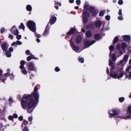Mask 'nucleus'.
Returning a JSON list of instances; mask_svg holds the SVG:
<instances>
[{"instance_id":"obj_1","label":"nucleus","mask_w":131,"mask_h":131,"mask_svg":"<svg viewBox=\"0 0 131 131\" xmlns=\"http://www.w3.org/2000/svg\"><path fill=\"white\" fill-rule=\"evenodd\" d=\"M35 101L32 98V95L30 94L27 95H24L21 102L22 108L24 110L28 109V113H31L32 110L29 111V109L35 106L36 104Z\"/></svg>"},{"instance_id":"obj_2","label":"nucleus","mask_w":131,"mask_h":131,"mask_svg":"<svg viewBox=\"0 0 131 131\" xmlns=\"http://www.w3.org/2000/svg\"><path fill=\"white\" fill-rule=\"evenodd\" d=\"M114 66H113L112 67L110 72V75L111 77L114 78L116 79L117 78L118 79H119L120 78L123 77L124 73V72L123 71V68H121L119 72L120 73L119 75V76H118L116 73L112 72V70L114 69Z\"/></svg>"},{"instance_id":"obj_3","label":"nucleus","mask_w":131,"mask_h":131,"mask_svg":"<svg viewBox=\"0 0 131 131\" xmlns=\"http://www.w3.org/2000/svg\"><path fill=\"white\" fill-rule=\"evenodd\" d=\"M27 26L28 28L32 31L33 32L35 31L36 29L35 24L34 21L31 20L28 21Z\"/></svg>"},{"instance_id":"obj_4","label":"nucleus","mask_w":131,"mask_h":131,"mask_svg":"<svg viewBox=\"0 0 131 131\" xmlns=\"http://www.w3.org/2000/svg\"><path fill=\"white\" fill-rule=\"evenodd\" d=\"M95 42V41L94 40L91 41H90L88 40H86L83 42V44L84 46L85 47V48H87L93 44Z\"/></svg>"},{"instance_id":"obj_5","label":"nucleus","mask_w":131,"mask_h":131,"mask_svg":"<svg viewBox=\"0 0 131 131\" xmlns=\"http://www.w3.org/2000/svg\"><path fill=\"white\" fill-rule=\"evenodd\" d=\"M28 66V69L29 70L34 71L36 69L34 66V63L31 62H29Z\"/></svg>"},{"instance_id":"obj_6","label":"nucleus","mask_w":131,"mask_h":131,"mask_svg":"<svg viewBox=\"0 0 131 131\" xmlns=\"http://www.w3.org/2000/svg\"><path fill=\"white\" fill-rule=\"evenodd\" d=\"M38 88L36 87H35L34 89V92L33 93V95L36 101H37L39 98V95L38 93L36 92L37 91Z\"/></svg>"},{"instance_id":"obj_7","label":"nucleus","mask_w":131,"mask_h":131,"mask_svg":"<svg viewBox=\"0 0 131 131\" xmlns=\"http://www.w3.org/2000/svg\"><path fill=\"white\" fill-rule=\"evenodd\" d=\"M131 69V66L128 67L126 69L125 74L126 75V78H128L129 79H131V71L130 72L129 74L128 75V74L130 69Z\"/></svg>"},{"instance_id":"obj_8","label":"nucleus","mask_w":131,"mask_h":131,"mask_svg":"<svg viewBox=\"0 0 131 131\" xmlns=\"http://www.w3.org/2000/svg\"><path fill=\"white\" fill-rule=\"evenodd\" d=\"M119 112V111L116 109L113 110L109 112V114L112 116H114L118 114Z\"/></svg>"},{"instance_id":"obj_9","label":"nucleus","mask_w":131,"mask_h":131,"mask_svg":"<svg viewBox=\"0 0 131 131\" xmlns=\"http://www.w3.org/2000/svg\"><path fill=\"white\" fill-rule=\"evenodd\" d=\"M70 44L71 47L74 50L76 51L79 50V48L77 46L75 45L73 42L71 41Z\"/></svg>"},{"instance_id":"obj_10","label":"nucleus","mask_w":131,"mask_h":131,"mask_svg":"<svg viewBox=\"0 0 131 131\" xmlns=\"http://www.w3.org/2000/svg\"><path fill=\"white\" fill-rule=\"evenodd\" d=\"M2 48L3 51H6L7 48V43L4 42L2 45Z\"/></svg>"},{"instance_id":"obj_11","label":"nucleus","mask_w":131,"mask_h":131,"mask_svg":"<svg viewBox=\"0 0 131 131\" xmlns=\"http://www.w3.org/2000/svg\"><path fill=\"white\" fill-rule=\"evenodd\" d=\"M83 16H86V17H89L90 16L89 14L86 10H84L82 13Z\"/></svg>"},{"instance_id":"obj_12","label":"nucleus","mask_w":131,"mask_h":131,"mask_svg":"<svg viewBox=\"0 0 131 131\" xmlns=\"http://www.w3.org/2000/svg\"><path fill=\"white\" fill-rule=\"evenodd\" d=\"M102 24V21L100 20H98L95 23V27L96 28L99 27H100Z\"/></svg>"},{"instance_id":"obj_13","label":"nucleus","mask_w":131,"mask_h":131,"mask_svg":"<svg viewBox=\"0 0 131 131\" xmlns=\"http://www.w3.org/2000/svg\"><path fill=\"white\" fill-rule=\"evenodd\" d=\"M56 20V17H53L50 20V24L51 25H52L54 24Z\"/></svg>"},{"instance_id":"obj_14","label":"nucleus","mask_w":131,"mask_h":131,"mask_svg":"<svg viewBox=\"0 0 131 131\" xmlns=\"http://www.w3.org/2000/svg\"><path fill=\"white\" fill-rule=\"evenodd\" d=\"M25 63V61L23 60H21L20 62L21 65L20 66L19 68L20 69H23L24 68V65Z\"/></svg>"},{"instance_id":"obj_15","label":"nucleus","mask_w":131,"mask_h":131,"mask_svg":"<svg viewBox=\"0 0 131 131\" xmlns=\"http://www.w3.org/2000/svg\"><path fill=\"white\" fill-rule=\"evenodd\" d=\"M81 40V38L80 35H78L75 41L77 43H79Z\"/></svg>"},{"instance_id":"obj_16","label":"nucleus","mask_w":131,"mask_h":131,"mask_svg":"<svg viewBox=\"0 0 131 131\" xmlns=\"http://www.w3.org/2000/svg\"><path fill=\"white\" fill-rule=\"evenodd\" d=\"M90 7L89 4L87 3H85L84 6V10H88V9Z\"/></svg>"},{"instance_id":"obj_17","label":"nucleus","mask_w":131,"mask_h":131,"mask_svg":"<svg viewBox=\"0 0 131 131\" xmlns=\"http://www.w3.org/2000/svg\"><path fill=\"white\" fill-rule=\"evenodd\" d=\"M75 30L73 28H72L70 30L69 32H67V34L68 35H70L71 34H73L75 31Z\"/></svg>"},{"instance_id":"obj_18","label":"nucleus","mask_w":131,"mask_h":131,"mask_svg":"<svg viewBox=\"0 0 131 131\" xmlns=\"http://www.w3.org/2000/svg\"><path fill=\"white\" fill-rule=\"evenodd\" d=\"M30 55H31V56L28 57L27 58V60L28 61H29L32 59H34L35 57L34 56L32 55L31 53L30 54Z\"/></svg>"},{"instance_id":"obj_19","label":"nucleus","mask_w":131,"mask_h":131,"mask_svg":"<svg viewBox=\"0 0 131 131\" xmlns=\"http://www.w3.org/2000/svg\"><path fill=\"white\" fill-rule=\"evenodd\" d=\"M86 35L87 37H89L91 36L92 34L90 31H88L86 32Z\"/></svg>"},{"instance_id":"obj_20","label":"nucleus","mask_w":131,"mask_h":131,"mask_svg":"<svg viewBox=\"0 0 131 131\" xmlns=\"http://www.w3.org/2000/svg\"><path fill=\"white\" fill-rule=\"evenodd\" d=\"M124 39L125 41L129 40L130 39V37L128 35L123 36Z\"/></svg>"},{"instance_id":"obj_21","label":"nucleus","mask_w":131,"mask_h":131,"mask_svg":"<svg viewBox=\"0 0 131 131\" xmlns=\"http://www.w3.org/2000/svg\"><path fill=\"white\" fill-rule=\"evenodd\" d=\"M5 54V55L8 57H10L11 55V53L8 51H6Z\"/></svg>"},{"instance_id":"obj_22","label":"nucleus","mask_w":131,"mask_h":131,"mask_svg":"<svg viewBox=\"0 0 131 131\" xmlns=\"http://www.w3.org/2000/svg\"><path fill=\"white\" fill-rule=\"evenodd\" d=\"M94 38L96 40H99L100 39V36L99 34H96L94 35Z\"/></svg>"},{"instance_id":"obj_23","label":"nucleus","mask_w":131,"mask_h":131,"mask_svg":"<svg viewBox=\"0 0 131 131\" xmlns=\"http://www.w3.org/2000/svg\"><path fill=\"white\" fill-rule=\"evenodd\" d=\"M83 20L84 23H86L88 20V18L87 17L85 16H83Z\"/></svg>"},{"instance_id":"obj_24","label":"nucleus","mask_w":131,"mask_h":131,"mask_svg":"<svg viewBox=\"0 0 131 131\" xmlns=\"http://www.w3.org/2000/svg\"><path fill=\"white\" fill-rule=\"evenodd\" d=\"M27 10L29 11H30L32 10V7L30 5H27L26 7Z\"/></svg>"},{"instance_id":"obj_25","label":"nucleus","mask_w":131,"mask_h":131,"mask_svg":"<svg viewBox=\"0 0 131 131\" xmlns=\"http://www.w3.org/2000/svg\"><path fill=\"white\" fill-rule=\"evenodd\" d=\"M19 28L20 29H22L25 30V27L23 23H21L20 25L19 26Z\"/></svg>"},{"instance_id":"obj_26","label":"nucleus","mask_w":131,"mask_h":131,"mask_svg":"<svg viewBox=\"0 0 131 131\" xmlns=\"http://www.w3.org/2000/svg\"><path fill=\"white\" fill-rule=\"evenodd\" d=\"M28 124V122L27 121H25L23 122L21 125V126L22 127H24V126Z\"/></svg>"},{"instance_id":"obj_27","label":"nucleus","mask_w":131,"mask_h":131,"mask_svg":"<svg viewBox=\"0 0 131 131\" xmlns=\"http://www.w3.org/2000/svg\"><path fill=\"white\" fill-rule=\"evenodd\" d=\"M94 10V8L92 7H90L88 9V11L90 12H92Z\"/></svg>"},{"instance_id":"obj_28","label":"nucleus","mask_w":131,"mask_h":131,"mask_svg":"<svg viewBox=\"0 0 131 131\" xmlns=\"http://www.w3.org/2000/svg\"><path fill=\"white\" fill-rule=\"evenodd\" d=\"M118 38L117 36L115 37L114 39L113 43L115 44L118 41Z\"/></svg>"},{"instance_id":"obj_29","label":"nucleus","mask_w":131,"mask_h":131,"mask_svg":"<svg viewBox=\"0 0 131 131\" xmlns=\"http://www.w3.org/2000/svg\"><path fill=\"white\" fill-rule=\"evenodd\" d=\"M122 49L123 50H124L126 47V44L125 43H122Z\"/></svg>"},{"instance_id":"obj_30","label":"nucleus","mask_w":131,"mask_h":131,"mask_svg":"<svg viewBox=\"0 0 131 131\" xmlns=\"http://www.w3.org/2000/svg\"><path fill=\"white\" fill-rule=\"evenodd\" d=\"M21 72L24 74L26 75L27 73V72L25 69H23L21 71Z\"/></svg>"},{"instance_id":"obj_31","label":"nucleus","mask_w":131,"mask_h":131,"mask_svg":"<svg viewBox=\"0 0 131 131\" xmlns=\"http://www.w3.org/2000/svg\"><path fill=\"white\" fill-rule=\"evenodd\" d=\"M105 11H102L100 12L99 13V15L101 16H103L105 12Z\"/></svg>"},{"instance_id":"obj_32","label":"nucleus","mask_w":131,"mask_h":131,"mask_svg":"<svg viewBox=\"0 0 131 131\" xmlns=\"http://www.w3.org/2000/svg\"><path fill=\"white\" fill-rule=\"evenodd\" d=\"M111 58L113 61H114L116 59V56L115 54H113L111 56Z\"/></svg>"},{"instance_id":"obj_33","label":"nucleus","mask_w":131,"mask_h":131,"mask_svg":"<svg viewBox=\"0 0 131 131\" xmlns=\"http://www.w3.org/2000/svg\"><path fill=\"white\" fill-rule=\"evenodd\" d=\"M114 47L112 46L111 45L109 47V49L110 50V51L111 52L113 51V49H114Z\"/></svg>"},{"instance_id":"obj_34","label":"nucleus","mask_w":131,"mask_h":131,"mask_svg":"<svg viewBox=\"0 0 131 131\" xmlns=\"http://www.w3.org/2000/svg\"><path fill=\"white\" fill-rule=\"evenodd\" d=\"M48 32H49L48 30L46 29H46L43 33V35L44 36H45V35H46L48 34Z\"/></svg>"},{"instance_id":"obj_35","label":"nucleus","mask_w":131,"mask_h":131,"mask_svg":"<svg viewBox=\"0 0 131 131\" xmlns=\"http://www.w3.org/2000/svg\"><path fill=\"white\" fill-rule=\"evenodd\" d=\"M13 33L15 35H17L19 33L18 30H16L15 31H14Z\"/></svg>"},{"instance_id":"obj_36","label":"nucleus","mask_w":131,"mask_h":131,"mask_svg":"<svg viewBox=\"0 0 131 131\" xmlns=\"http://www.w3.org/2000/svg\"><path fill=\"white\" fill-rule=\"evenodd\" d=\"M92 15L93 16H96V14H97V13L94 10L93 12H92Z\"/></svg>"},{"instance_id":"obj_37","label":"nucleus","mask_w":131,"mask_h":131,"mask_svg":"<svg viewBox=\"0 0 131 131\" xmlns=\"http://www.w3.org/2000/svg\"><path fill=\"white\" fill-rule=\"evenodd\" d=\"M124 98L123 97H120L119 99V100L120 102H123L124 100Z\"/></svg>"},{"instance_id":"obj_38","label":"nucleus","mask_w":131,"mask_h":131,"mask_svg":"<svg viewBox=\"0 0 131 131\" xmlns=\"http://www.w3.org/2000/svg\"><path fill=\"white\" fill-rule=\"evenodd\" d=\"M128 111L129 113L131 114V105L128 107Z\"/></svg>"},{"instance_id":"obj_39","label":"nucleus","mask_w":131,"mask_h":131,"mask_svg":"<svg viewBox=\"0 0 131 131\" xmlns=\"http://www.w3.org/2000/svg\"><path fill=\"white\" fill-rule=\"evenodd\" d=\"M15 29V26H13L11 29L10 31L12 32H13L14 31Z\"/></svg>"},{"instance_id":"obj_40","label":"nucleus","mask_w":131,"mask_h":131,"mask_svg":"<svg viewBox=\"0 0 131 131\" xmlns=\"http://www.w3.org/2000/svg\"><path fill=\"white\" fill-rule=\"evenodd\" d=\"M79 61L80 62L83 63L84 62V59L82 58H79Z\"/></svg>"},{"instance_id":"obj_41","label":"nucleus","mask_w":131,"mask_h":131,"mask_svg":"<svg viewBox=\"0 0 131 131\" xmlns=\"http://www.w3.org/2000/svg\"><path fill=\"white\" fill-rule=\"evenodd\" d=\"M14 36L13 35H11L10 34H9V35L8 36V37L10 39H13V38Z\"/></svg>"},{"instance_id":"obj_42","label":"nucleus","mask_w":131,"mask_h":131,"mask_svg":"<svg viewBox=\"0 0 131 131\" xmlns=\"http://www.w3.org/2000/svg\"><path fill=\"white\" fill-rule=\"evenodd\" d=\"M123 3V2L122 0H119L118 2V3L119 5H122Z\"/></svg>"},{"instance_id":"obj_43","label":"nucleus","mask_w":131,"mask_h":131,"mask_svg":"<svg viewBox=\"0 0 131 131\" xmlns=\"http://www.w3.org/2000/svg\"><path fill=\"white\" fill-rule=\"evenodd\" d=\"M105 19L107 20H109L110 19V16L109 15L106 16L105 17Z\"/></svg>"},{"instance_id":"obj_44","label":"nucleus","mask_w":131,"mask_h":131,"mask_svg":"<svg viewBox=\"0 0 131 131\" xmlns=\"http://www.w3.org/2000/svg\"><path fill=\"white\" fill-rule=\"evenodd\" d=\"M118 14L120 15H122V10L121 9H119L118 12Z\"/></svg>"},{"instance_id":"obj_45","label":"nucleus","mask_w":131,"mask_h":131,"mask_svg":"<svg viewBox=\"0 0 131 131\" xmlns=\"http://www.w3.org/2000/svg\"><path fill=\"white\" fill-rule=\"evenodd\" d=\"M77 4L78 5H80L81 3V1L80 0H77L76 1Z\"/></svg>"},{"instance_id":"obj_46","label":"nucleus","mask_w":131,"mask_h":131,"mask_svg":"<svg viewBox=\"0 0 131 131\" xmlns=\"http://www.w3.org/2000/svg\"><path fill=\"white\" fill-rule=\"evenodd\" d=\"M16 44L19 45H21L22 44V42H20V41H17L16 42Z\"/></svg>"},{"instance_id":"obj_47","label":"nucleus","mask_w":131,"mask_h":131,"mask_svg":"<svg viewBox=\"0 0 131 131\" xmlns=\"http://www.w3.org/2000/svg\"><path fill=\"white\" fill-rule=\"evenodd\" d=\"M16 38L18 40H19L21 38V36L20 35H18L17 36Z\"/></svg>"},{"instance_id":"obj_48","label":"nucleus","mask_w":131,"mask_h":131,"mask_svg":"<svg viewBox=\"0 0 131 131\" xmlns=\"http://www.w3.org/2000/svg\"><path fill=\"white\" fill-rule=\"evenodd\" d=\"M109 65L110 66H111L113 62L112 61L111 59H110L109 60Z\"/></svg>"},{"instance_id":"obj_49","label":"nucleus","mask_w":131,"mask_h":131,"mask_svg":"<svg viewBox=\"0 0 131 131\" xmlns=\"http://www.w3.org/2000/svg\"><path fill=\"white\" fill-rule=\"evenodd\" d=\"M128 58V56L127 55H125L124 57V59L126 61L127 60Z\"/></svg>"},{"instance_id":"obj_50","label":"nucleus","mask_w":131,"mask_h":131,"mask_svg":"<svg viewBox=\"0 0 131 131\" xmlns=\"http://www.w3.org/2000/svg\"><path fill=\"white\" fill-rule=\"evenodd\" d=\"M118 18L119 20H122L123 19V17L122 16L118 17Z\"/></svg>"},{"instance_id":"obj_51","label":"nucleus","mask_w":131,"mask_h":131,"mask_svg":"<svg viewBox=\"0 0 131 131\" xmlns=\"http://www.w3.org/2000/svg\"><path fill=\"white\" fill-rule=\"evenodd\" d=\"M121 45L119 44H117V48L118 50L120 49Z\"/></svg>"},{"instance_id":"obj_52","label":"nucleus","mask_w":131,"mask_h":131,"mask_svg":"<svg viewBox=\"0 0 131 131\" xmlns=\"http://www.w3.org/2000/svg\"><path fill=\"white\" fill-rule=\"evenodd\" d=\"M55 70L56 72H58L60 70V69L58 67H57L55 68Z\"/></svg>"},{"instance_id":"obj_53","label":"nucleus","mask_w":131,"mask_h":131,"mask_svg":"<svg viewBox=\"0 0 131 131\" xmlns=\"http://www.w3.org/2000/svg\"><path fill=\"white\" fill-rule=\"evenodd\" d=\"M23 119V117L22 116H20L18 118L19 120L20 121H22Z\"/></svg>"},{"instance_id":"obj_54","label":"nucleus","mask_w":131,"mask_h":131,"mask_svg":"<svg viewBox=\"0 0 131 131\" xmlns=\"http://www.w3.org/2000/svg\"><path fill=\"white\" fill-rule=\"evenodd\" d=\"M23 131H29V130L26 127H25L24 128L23 130Z\"/></svg>"},{"instance_id":"obj_55","label":"nucleus","mask_w":131,"mask_h":131,"mask_svg":"<svg viewBox=\"0 0 131 131\" xmlns=\"http://www.w3.org/2000/svg\"><path fill=\"white\" fill-rule=\"evenodd\" d=\"M13 116V117L15 118H16L18 117V116L16 114H14Z\"/></svg>"},{"instance_id":"obj_56","label":"nucleus","mask_w":131,"mask_h":131,"mask_svg":"<svg viewBox=\"0 0 131 131\" xmlns=\"http://www.w3.org/2000/svg\"><path fill=\"white\" fill-rule=\"evenodd\" d=\"M5 29L4 28H3L1 29V33H3L5 31Z\"/></svg>"},{"instance_id":"obj_57","label":"nucleus","mask_w":131,"mask_h":131,"mask_svg":"<svg viewBox=\"0 0 131 131\" xmlns=\"http://www.w3.org/2000/svg\"><path fill=\"white\" fill-rule=\"evenodd\" d=\"M9 52H12L13 51V49L12 47H10L9 49Z\"/></svg>"},{"instance_id":"obj_58","label":"nucleus","mask_w":131,"mask_h":131,"mask_svg":"<svg viewBox=\"0 0 131 131\" xmlns=\"http://www.w3.org/2000/svg\"><path fill=\"white\" fill-rule=\"evenodd\" d=\"M9 118L10 120H13V117L12 116H9Z\"/></svg>"},{"instance_id":"obj_59","label":"nucleus","mask_w":131,"mask_h":131,"mask_svg":"<svg viewBox=\"0 0 131 131\" xmlns=\"http://www.w3.org/2000/svg\"><path fill=\"white\" fill-rule=\"evenodd\" d=\"M30 51L29 50H28L26 51V53L27 54H30Z\"/></svg>"},{"instance_id":"obj_60","label":"nucleus","mask_w":131,"mask_h":131,"mask_svg":"<svg viewBox=\"0 0 131 131\" xmlns=\"http://www.w3.org/2000/svg\"><path fill=\"white\" fill-rule=\"evenodd\" d=\"M32 118L31 117H30L28 118V120L29 121H31L32 120Z\"/></svg>"},{"instance_id":"obj_61","label":"nucleus","mask_w":131,"mask_h":131,"mask_svg":"<svg viewBox=\"0 0 131 131\" xmlns=\"http://www.w3.org/2000/svg\"><path fill=\"white\" fill-rule=\"evenodd\" d=\"M55 5L57 4L58 5V6H60L61 5V4L60 3H59V2L58 3L57 2V3H56V2L55 3Z\"/></svg>"},{"instance_id":"obj_62","label":"nucleus","mask_w":131,"mask_h":131,"mask_svg":"<svg viewBox=\"0 0 131 131\" xmlns=\"http://www.w3.org/2000/svg\"><path fill=\"white\" fill-rule=\"evenodd\" d=\"M16 42H14L12 44V46H14L15 45H16Z\"/></svg>"},{"instance_id":"obj_63","label":"nucleus","mask_w":131,"mask_h":131,"mask_svg":"<svg viewBox=\"0 0 131 131\" xmlns=\"http://www.w3.org/2000/svg\"><path fill=\"white\" fill-rule=\"evenodd\" d=\"M131 117V116H127L126 117L124 118H130Z\"/></svg>"},{"instance_id":"obj_64","label":"nucleus","mask_w":131,"mask_h":131,"mask_svg":"<svg viewBox=\"0 0 131 131\" xmlns=\"http://www.w3.org/2000/svg\"><path fill=\"white\" fill-rule=\"evenodd\" d=\"M69 2L70 3H73L74 2V0H69Z\"/></svg>"}]
</instances>
